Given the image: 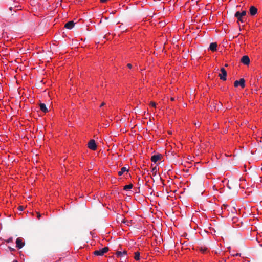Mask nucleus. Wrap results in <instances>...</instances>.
<instances>
[{
    "mask_svg": "<svg viewBox=\"0 0 262 262\" xmlns=\"http://www.w3.org/2000/svg\"><path fill=\"white\" fill-rule=\"evenodd\" d=\"M249 11L250 14L252 16H254L257 13V9L255 7L252 6L250 7Z\"/></svg>",
    "mask_w": 262,
    "mask_h": 262,
    "instance_id": "obj_9",
    "label": "nucleus"
},
{
    "mask_svg": "<svg viewBox=\"0 0 262 262\" xmlns=\"http://www.w3.org/2000/svg\"><path fill=\"white\" fill-rule=\"evenodd\" d=\"M228 187H229V189H231V187L229 185H228Z\"/></svg>",
    "mask_w": 262,
    "mask_h": 262,
    "instance_id": "obj_29",
    "label": "nucleus"
},
{
    "mask_svg": "<svg viewBox=\"0 0 262 262\" xmlns=\"http://www.w3.org/2000/svg\"><path fill=\"white\" fill-rule=\"evenodd\" d=\"M127 254V251L124 250L123 251V252H121V251H117L116 253V255L117 257H121L122 256V255H126Z\"/></svg>",
    "mask_w": 262,
    "mask_h": 262,
    "instance_id": "obj_13",
    "label": "nucleus"
},
{
    "mask_svg": "<svg viewBox=\"0 0 262 262\" xmlns=\"http://www.w3.org/2000/svg\"><path fill=\"white\" fill-rule=\"evenodd\" d=\"M221 73L219 74V76L221 80L225 81L227 79V72L224 68H221Z\"/></svg>",
    "mask_w": 262,
    "mask_h": 262,
    "instance_id": "obj_4",
    "label": "nucleus"
},
{
    "mask_svg": "<svg viewBox=\"0 0 262 262\" xmlns=\"http://www.w3.org/2000/svg\"><path fill=\"white\" fill-rule=\"evenodd\" d=\"M162 156L161 154L154 155L151 156V160L154 163H156L158 160H161Z\"/></svg>",
    "mask_w": 262,
    "mask_h": 262,
    "instance_id": "obj_6",
    "label": "nucleus"
},
{
    "mask_svg": "<svg viewBox=\"0 0 262 262\" xmlns=\"http://www.w3.org/2000/svg\"><path fill=\"white\" fill-rule=\"evenodd\" d=\"M217 47V45L216 42H212L210 44L209 48L211 51L214 52L216 50Z\"/></svg>",
    "mask_w": 262,
    "mask_h": 262,
    "instance_id": "obj_11",
    "label": "nucleus"
},
{
    "mask_svg": "<svg viewBox=\"0 0 262 262\" xmlns=\"http://www.w3.org/2000/svg\"><path fill=\"white\" fill-rule=\"evenodd\" d=\"M127 66L128 68H129L130 69H131L132 67V64L130 63L127 64Z\"/></svg>",
    "mask_w": 262,
    "mask_h": 262,
    "instance_id": "obj_24",
    "label": "nucleus"
},
{
    "mask_svg": "<svg viewBox=\"0 0 262 262\" xmlns=\"http://www.w3.org/2000/svg\"><path fill=\"white\" fill-rule=\"evenodd\" d=\"M245 80L244 78H241L239 80H236L234 82V85L235 87L241 86L242 88L245 86Z\"/></svg>",
    "mask_w": 262,
    "mask_h": 262,
    "instance_id": "obj_3",
    "label": "nucleus"
},
{
    "mask_svg": "<svg viewBox=\"0 0 262 262\" xmlns=\"http://www.w3.org/2000/svg\"><path fill=\"white\" fill-rule=\"evenodd\" d=\"M225 66V67H228V64H226Z\"/></svg>",
    "mask_w": 262,
    "mask_h": 262,
    "instance_id": "obj_32",
    "label": "nucleus"
},
{
    "mask_svg": "<svg viewBox=\"0 0 262 262\" xmlns=\"http://www.w3.org/2000/svg\"><path fill=\"white\" fill-rule=\"evenodd\" d=\"M134 258L136 260H138L140 259V253L139 252H136L135 253Z\"/></svg>",
    "mask_w": 262,
    "mask_h": 262,
    "instance_id": "obj_15",
    "label": "nucleus"
},
{
    "mask_svg": "<svg viewBox=\"0 0 262 262\" xmlns=\"http://www.w3.org/2000/svg\"><path fill=\"white\" fill-rule=\"evenodd\" d=\"M246 14V11L244 10L242 12H240L239 11H237L234 15V16L236 17L238 19V21H241L243 23V17L245 16Z\"/></svg>",
    "mask_w": 262,
    "mask_h": 262,
    "instance_id": "obj_1",
    "label": "nucleus"
},
{
    "mask_svg": "<svg viewBox=\"0 0 262 262\" xmlns=\"http://www.w3.org/2000/svg\"><path fill=\"white\" fill-rule=\"evenodd\" d=\"M10 10H12V7H10Z\"/></svg>",
    "mask_w": 262,
    "mask_h": 262,
    "instance_id": "obj_30",
    "label": "nucleus"
},
{
    "mask_svg": "<svg viewBox=\"0 0 262 262\" xmlns=\"http://www.w3.org/2000/svg\"><path fill=\"white\" fill-rule=\"evenodd\" d=\"M152 171L153 172H155V173L156 172V171H157V167H156V166H155V167H154L152 168Z\"/></svg>",
    "mask_w": 262,
    "mask_h": 262,
    "instance_id": "obj_22",
    "label": "nucleus"
},
{
    "mask_svg": "<svg viewBox=\"0 0 262 262\" xmlns=\"http://www.w3.org/2000/svg\"><path fill=\"white\" fill-rule=\"evenodd\" d=\"M143 183V181L140 178H138V184L140 185H142Z\"/></svg>",
    "mask_w": 262,
    "mask_h": 262,
    "instance_id": "obj_18",
    "label": "nucleus"
},
{
    "mask_svg": "<svg viewBox=\"0 0 262 262\" xmlns=\"http://www.w3.org/2000/svg\"><path fill=\"white\" fill-rule=\"evenodd\" d=\"M125 171H128V169L126 167H123L121 169V170L118 172V175L121 176Z\"/></svg>",
    "mask_w": 262,
    "mask_h": 262,
    "instance_id": "obj_14",
    "label": "nucleus"
},
{
    "mask_svg": "<svg viewBox=\"0 0 262 262\" xmlns=\"http://www.w3.org/2000/svg\"><path fill=\"white\" fill-rule=\"evenodd\" d=\"M150 104L153 107H156V103L152 101L150 102Z\"/></svg>",
    "mask_w": 262,
    "mask_h": 262,
    "instance_id": "obj_19",
    "label": "nucleus"
},
{
    "mask_svg": "<svg viewBox=\"0 0 262 262\" xmlns=\"http://www.w3.org/2000/svg\"><path fill=\"white\" fill-rule=\"evenodd\" d=\"M18 209L20 210V211H22L24 210V207L23 206H19L18 208Z\"/></svg>",
    "mask_w": 262,
    "mask_h": 262,
    "instance_id": "obj_21",
    "label": "nucleus"
},
{
    "mask_svg": "<svg viewBox=\"0 0 262 262\" xmlns=\"http://www.w3.org/2000/svg\"><path fill=\"white\" fill-rule=\"evenodd\" d=\"M11 240H12L11 239H10L8 241V242H11Z\"/></svg>",
    "mask_w": 262,
    "mask_h": 262,
    "instance_id": "obj_33",
    "label": "nucleus"
},
{
    "mask_svg": "<svg viewBox=\"0 0 262 262\" xmlns=\"http://www.w3.org/2000/svg\"><path fill=\"white\" fill-rule=\"evenodd\" d=\"M133 184H130L129 185H127L124 186L123 189L127 190L128 189H130L133 188Z\"/></svg>",
    "mask_w": 262,
    "mask_h": 262,
    "instance_id": "obj_16",
    "label": "nucleus"
},
{
    "mask_svg": "<svg viewBox=\"0 0 262 262\" xmlns=\"http://www.w3.org/2000/svg\"><path fill=\"white\" fill-rule=\"evenodd\" d=\"M88 146L90 149L93 150H96L97 147L95 141L93 139H92L89 141Z\"/></svg>",
    "mask_w": 262,
    "mask_h": 262,
    "instance_id": "obj_5",
    "label": "nucleus"
},
{
    "mask_svg": "<svg viewBox=\"0 0 262 262\" xmlns=\"http://www.w3.org/2000/svg\"><path fill=\"white\" fill-rule=\"evenodd\" d=\"M105 104V103L104 102H103V103H101V104L100 105V107L103 106Z\"/></svg>",
    "mask_w": 262,
    "mask_h": 262,
    "instance_id": "obj_26",
    "label": "nucleus"
},
{
    "mask_svg": "<svg viewBox=\"0 0 262 262\" xmlns=\"http://www.w3.org/2000/svg\"><path fill=\"white\" fill-rule=\"evenodd\" d=\"M233 255L234 256H241V254H240V253H236V254H233Z\"/></svg>",
    "mask_w": 262,
    "mask_h": 262,
    "instance_id": "obj_23",
    "label": "nucleus"
},
{
    "mask_svg": "<svg viewBox=\"0 0 262 262\" xmlns=\"http://www.w3.org/2000/svg\"><path fill=\"white\" fill-rule=\"evenodd\" d=\"M171 100L172 101H173V100H174V98H171Z\"/></svg>",
    "mask_w": 262,
    "mask_h": 262,
    "instance_id": "obj_28",
    "label": "nucleus"
},
{
    "mask_svg": "<svg viewBox=\"0 0 262 262\" xmlns=\"http://www.w3.org/2000/svg\"><path fill=\"white\" fill-rule=\"evenodd\" d=\"M109 250V249L107 247H105L102 249L99 250H96L94 252V254L97 256H102L103 254Z\"/></svg>",
    "mask_w": 262,
    "mask_h": 262,
    "instance_id": "obj_2",
    "label": "nucleus"
},
{
    "mask_svg": "<svg viewBox=\"0 0 262 262\" xmlns=\"http://www.w3.org/2000/svg\"><path fill=\"white\" fill-rule=\"evenodd\" d=\"M16 247L21 248L25 245V243L20 238H17L16 241Z\"/></svg>",
    "mask_w": 262,
    "mask_h": 262,
    "instance_id": "obj_8",
    "label": "nucleus"
},
{
    "mask_svg": "<svg viewBox=\"0 0 262 262\" xmlns=\"http://www.w3.org/2000/svg\"><path fill=\"white\" fill-rule=\"evenodd\" d=\"M75 25V23L73 21H70L65 24V28L68 29H72Z\"/></svg>",
    "mask_w": 262,
    "mask_h": 262,
    "instance_id": "obj_10",
    "label": "nucleus"
},
{
    "mask_svg": "<svg viewBox=\"0 0 262 262\" xmlns=\"http://www.w3.org/2000/svg\"><path fill=\"white\" fill-rule=\"evenodd\" d=\"M200 250L202 252V253H205L206 252V251L207 250V248H203V247H201L200 248Z\"/></svg>",
    "mask_w": 262,
    "mask_h": 262,
    "instance_id": "obj_17",
    "label": "nucleus"
},
{
    "mask_svg": "<svg viewBox=\"0 0 262 262\" xmlns=\"http://www.w3.org/2000/svg\"><path fill=\"white\" fill-rule=\"evenodd\" d=\"M9 248H10V250L11 251H14V249L13 248H12L10 247Z\"/></svg>",
    "mask_w": 262,
    "mask_h": 262,
    "instance_id": "obj_27",
    "label": "nucleus"
},
{
    "mask_svg": "<svg viewBox=\"0 0 262 262\" xmlns=\"http://www.w3.org/2000/svg\"><path fill=\"white\" fill-rule=\"evenodd\" d=\"M241 61L245 65H249L250 63V59L249 57L246 55L243 56Z\"/></svg>",
    "mask_w": 262,
    "mask_h": 262,
    "instance_id": "obj_7",
    "label": "nucleus"
},
{
    "mask_svg": "<svg viewBox=\"0 0 262 262\" xmlns=\"http://www.w3.org/2000/svg\"><path fill=\"white\" fill-rule=\"evenodd\" d=\"M41 216V215L40 213L37 212V217L38 219H40Z\"/></svg>",
    "mask_w": 262,
    "mask_h": 262,
    "instance_id": "obj_20",
    "label": "nucleus"
},
{
    "mask_svg": "<svg viewBox=\"0 0 262 262\" xmlns=\"http://www.w3.org/2000/svg\"><path fill=\"white\" fill-rule=\"evenodd\" d=\"M40 109L41 111H42L44 113H47L48 112V110L46 107V105L44 103H40L39 104Z\"/></svg>",
    "mask_w": 262,
    "mask_h": 262,
    "instance_id": "obj_12",
    "label": "nucleus"
},
{
    "mask_svg": "<svg viewBox=\"0 0 262 262\" xmlns=\"http://www.w3.org/2000/svg\"><path fill=\"white\" fill-rule=\"evenodd\" d=\"M100 2H101V3H105V2H106L107 0H100Z\"/></svg>",
    "mask_w": 262,
    "mask_h": 262,
    "instance_id": "obj_25",
    "label": "nucleus"
},
{
    "mask_svg": "<svg viewBox=\"0 0 262 262\" xmlns=\"http://www.w3.org/2000/svg\"><path fill=\"white\" fill-rule=\"evenodd\" d=\"M13 262H18L17 260H15L13 261Z\"/></svg>",
    "mask_w": 262,
    "mask_h": 262,
    "instance_id": "obj_31",
    "label": "nucleus"
}]
</instances>
